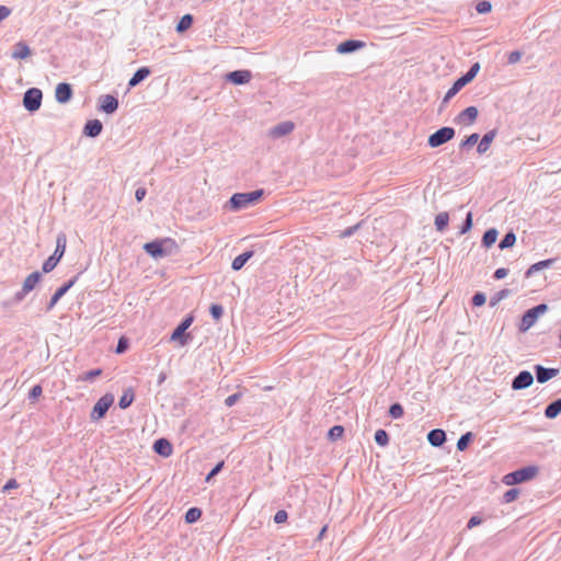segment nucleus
Returning a JSON list of instances; mask_svg holds the SVG:
<instances>
[{"label": "nucleus", "instance_id": "nucleus-1", "mask_svg": "<svg viewBox=\"0 0 561 561\" xmlns=\"http://www.w3.org/2000/svg\"><path fill=\"white\" fill-rule=\"evenodd\" d=\"M262 196V191H253L249 193H236L231 196L229 204L233 210L245 208L256 203Z\"/></svg>", "mask_w": 561, "mask_h": 561}, {"label": "nucleus", "instance_id": "nucleus-2", "mask_svg": "<svg viewBox=\"0 0 561 561\" xmlns=\"http://www.w3.org/2000/svg\"><path fill=\"white\" fill-rule=\"evenodd\" d=\"M538 473V468L535 466H529L526 468H522L514 472L507 473L503 477V482L506 485H513L517 483H522L525 481H529L535 478Z\"/></svg>", "mask_w": 561, "mask_h": 561}, {"label": "nucleus", "instance_id": "nucleus-3", "mask_svg": "<svg viewBox=\"0 0 561 561\" xmlns=\"http://www.w3.org/2000/svg\"><path fill=\"white\" fill-rule=\"evenodd\" d=\"M165 244H170L171 248H176V243L171 238H165L162 240H156L152 242H148L144 245L145 251L154 259L165 256L169 251L164 248Z\"/></svg>", "mask_w": 561, "mask_h": 561}, {"label": "nucleus", "instance_id": "nucleus-4", "mask_svg": "<svg viewBox=\"0 0 561 561\" xmlns=\"http://www.w3.org/2000/svg\"><path fill=\"white\" fill-rule=\"evenodd\" d=\"M547 305L541 304L527 310L519 323V330L522 332L528 331L537 322L538 318L547 311Z\"/></svg>", "mask_w": 561, "mask_h": 561}, {"label": "nucleus", "instance_id": "nucleus-5", "mask_svg": "<svg viewBox=\"0 0 561 561\" xmlns=\"http://www.w3.org/2000/svg\"><path fill=\"white\" fill-rule=\"evenodd\" d=\"M114 402V397L111 393H106L101 397L98 402L94 404L93 410L91 412V419L93 421H99L104 417L107 410Z\"/></svg>", "mask_w": 561, "mask_h": 561}, {"label": "nucleus", "instance_id": "nucleus-6", "mask_svg": "<svg viewBox=\"0 0 561 561\" xmlns=\"http://www.w3.org/2000/svg\"><path fill=\"white\" fill-rule=\"evenodd\" d=\"M454 136H455L454 128L443 127L428 137V140H427L428 146L432 148L439 147V146L446 144L447 141L451 140L454 138Z\"/></svg>", "mask_w": 561, "mask_h": 561}, {"label": "nucleus", "instance_id": "nucleus-7", "mask_svg": "<svg viewBox=\"0 0 561 561\" xmlns=\"http://www.w3.org/2000/svg\"><path fill=\"white\" fill-rule=\"evenodd\" d=\"M42 96H43V94L39 89H37V88L28 89L24 93V98H23L24 107L30 112L37 111L42 104Z\"/></svg>", "mask_w": 561, "mask_h": 561}, {"label": "nucleus", "instance_id": "nucleus-8", "mask_svg": "<svg viewBox=\"0 0 561 561\" xmlns=\"http://www.w3.org/2000/svg\"><path fill=\"white\" fill-rule=\"evenodd\" d=\"M479 70V65L476 64L471 67V69L461 78H459L454 85L446 93V98L454 96L460 89H462L467 83H469L477 75Z\"/></svg>", "mask_w": 561, "mask_h": 561}, {"label": "nucleus", "instance_id": "nucleus-9", "mask_svg": "<svg viewBox=\"0 0 561 561\" xmlns=\"http://www.w3.org/2000/svg\"><path fill=\"white\" fill-rule=\"evenodd\" d=\"M478 117V108L476 106H469L458 114L456 123L462 126L472 125Z\"/></svg>", "mask_w": 561, "mask_h": 561}, {"label": "nucleus", "instance_id": "nucleus-10", "mask_svg": "<svg viewBox=\"0 0 561 561\" xmlns=\"http://www.w3.org/2000/svg\"><path fill=\"white\" fill-rule=\"evenodd\" d=\"M534 381V377L529 371H520L512 382L514 390L528 388Z\"/></svg>", "mask_w": 561, "mask_h": 561}, {"label": "nucleus", "instance_id": "nucleus-11", "mask_svg": "<svg viewBox=\"0 0 561 561\" xmlns=\"http://www.w3.org/2000/svg\"><path fill=\"white\" fill-rule=\"evenodd\" d=\"M252 78L249 70H236L227 75V79L234 84H245Z\"/></svg>", "mask_w": 561, "mask_h": 561}, {"label": "nucleus", "instance_id": "nucleus-12", "mask_svg": "<svg viewBox=\"0 0 561 561\" xmlns=\"http://www.w3.org/2000/svg\"><path fill=\"white\" fill-rule=\"evenodd\" d=\"M76 280L77 277L70 279L67 284L62 285L60 288L56 290L47 306L48 310H51L56 306L59 299L75 285Z\"/></svg>", "mask_w": 561, "mask_h": 561}, {"label": "nucleus", "instance_id": "nucleus-13", "mask_svg": "<svg viewBox=\"0 0 561 561\" xmlns=\"http://www.w3.org/2000/svg\"><path fill=\"white\" fill-rule=\"evenodd\" d=\"M56 100L59 103H67L72 96V90L68 83H59L55 91Z\"/></svg>", "mask_w": 561, "mask_h": 561}, {"label": "nucleus", "instance_id": "nucleus-14", "mask_svg": "<svg viewBox=\"0 0 561 561\" xmlns=\"http://www.w3.org/2000/svg\"><path fill=\"white\" fill-rule=\"evenodd\" d=\"M536 369V377L538 382L543 383L548 381L549 379L556 377L559 374L558 369L554 368H545L540 365H537L535 367Z\"/></svg>", "mask_w": 561, "mask_h": 561}, {"label": "nucleus", "instance_id": "nucleus-15", "mask_svg": "<svg viewBox=\"0 0 561 561\" xmlns=\"http://www.w3.org/2000/svg\"><path fill=\"white\" fill-rule=\"evenodd\" d=\"M153 450L163 457H169L172 455L173 448L171 443L165 438H160L154 442L153 444Z\"/></svg>", "mask_w": 561, "mask_h": 561}, {"label": "nucleus", "instance_id": "nucleus-16", "mask_svg": "<svg viewBox=\"0 0 561 561\" xmlns=\"http://www.w3.org/2000/svg\"><path fill=\"white\" fill-rule=\"evenodd\" d=\"M294 127L293 122H283L271 129L270 135L274 138L282 137L290 134L294 130Z\"/></svg>", "mask_w": 561, "mask_h": 561}, {"label": "nucleus", "instance_id": "nucleus-17", "mask_svg": "<svg viewBox=\"0 0 561 561\" xmlns=\"http://www.w3.org/2000/svg\"><path fill=\"white\" fill-rule=\"evenodd\" d=\"M41 280V274L39 272H33L31 273L23 282V285H22V293L23 295L30 293L31 290H33L37 284L39 283Z\"/></svg>", "mask_w": 561, "mask_h": 561}, {"label": "nucleus", "instance_id": "nucleus-18", "mask_svg": "<svg viewBox=\"0 0 561 561\" xmlns=\"http://www.w3.org/2000/svg\"><path fill=\"white\" fill-rule=\"evenodd\" d=\"M363 46H364L363 42L350 39V41H345V42L341 43L337 46L336 50L340 54H346V53H352L358 48H362Z\"/></svg>", "mask_w": 561, "mask_h": 561}, {"label": "nucleus", "instance_id": "nucleus-19", "mask_svg": "<svg viewBox=\"0 0 561 561\" xmlns=\"http://www.w3.org/2000/svg\"><path fill=\"white\" fill-rule=\"evenodd\" d=\"M102 123L99 119L89 121L84 126V134L90 137H96L102 131Z\"/></svg>", "mask_w": 561, "mask_h": 561}, {"label": "nucleus", "instance_id": "nucleus-20", "mask_svg": "<svg viewBox=\"0 0 561 561\" xmlns=\"http://www.w3.org/2000/svg\"><path fill=\"white\" fill-rule=\"evenodd\" d=\"M427 439L431 443V445L438 447L444 444L446 435L443 430H432L427 435Z\"/></svg>", "mask_w": 561, "mask_h": 561}, {"label": "nucleus", "instance_id": "nucleus-21", "mask_svg": "<svg viewBox=\"0 0 561 561\" xmlns=\"http://www.w3.org/2000/svg\"><path fill=\"white\" fill-rule=\"evenodd\" d=\"M66 247H67V237L65 233H59L56 239V249H55L53 255L57 256L58 260L60 261L66 252Z\"/></svg>", "mask_w": 561, "mask_h": 561}, {"label": "nucleus", "instance_id": "nucleus-22", "mask_svg": "<svg viewBox=\"0 0 561 561\" xmlns=\"http://www.w3.org/2000/svg\"><path fill=\"white\" fill-rule=\"evenodd\" d=\"M150 75V69L147 67H142L138 69L131 79L129 80L128 84L129 87H136L138 83H140L142 80H145Z\"/></svg>", "mask_w": 561, "mask_h": 561}, {"label": "nucleus", "instance_id": "nucleus-23", "mask_svg": "<svg viewBox=\"0 0 561 561\" xmlns=\"http://www.w3.org/2000/svg\"><path fill=\"white\" fill-rule=\"evenodd\" d=\"M118 107V101L112 96V95H105L103 101H102V105H101V108L105 112V113H113L117 110Z\"/></svg>", "mask_w": 561, "mask_h": 561}, {"label": "nucleus", "instance_id": "nucleus-24", "mask_svg": "<svg viewBox=\"0 0 561 561\" xmlns=\"http://www.w3.org/2000/svg\"><path fill=\"white\" fill-rule=\"evenodd\" d=\"M252 255H253V252L248 251V252H244V253L238 255L237 257H234V260L232 261V264H231L232 270H234V271L241 270L243 267V265L252 257Z\"/></svg>", "mask_w": 561, "mask_h": 561}, {"label": "nucleus", "instance_id": "nucleus-25", "mask_svg": "<svg viewBox=\"0 0 561 561\" xmlns=\"http://www.w3.org/2000/svg\"><path fill=\"white\" fill-rule=\"evenodd\" d=\"M190 339V334H186L185 331L178 327L173 333L171 334L170 340L172 342H178L181 346H184Z\"/></svg>", "mask_w": 561, "mask_h": 561}, {"label": "nucleus", "instance_id": "nucleus-26", "mask_svg": "<svg viewBox=\"0 0 561 561\" xmlns=\"http://www.w3.org/2000/svg\"><path fill=\"white\" fill-rule=\"evenodd\" d=\"M561 413V399L556 400L554 402L550 403L546 410L545 415L548 419H554Z\"/></svg>", "mask_w": 561, "mask_h": 561}, {"label": "nucleus", "instance_id": "nucleus-27", "mask_svg": "<svg viewBox=\"0 0 561 561\" xmlns=\"http://www.w3.org/2000/svg\"><path fill=\"white\" fill-rule=\"evenodd\" d=\"M494 137H495V131L494 130L489 131L488 134H485L482 137L481 141L479 142V145H478V151L480 153H484L485 151H488L489 148H490L491 142L494 139Z\"/></svg>", "mask_w": 561, "mask_h": 561}, {"label": "nucleus", "instance_id": "nucleus-28", "mask_svg": "<svg viewBox=\"0 0 561 561\" xmlns=\"http://www.w3.org/2000/svg\"><path fill=\"white\" fill-rule=\"evenodd\" d=\"M31 55V50L28 46L24 43H18L15 50L13 51L12 56L15 59H24Z\"/></svg>", "mask_w": 561, "mask_h": 561}, {"label": "nucleus", "instance_id": "nucleus-29", "mask_svg": "<svg viewBox=\"0 0 561 561\" xmlns=\"http://www.w3.org/2000/svg\"><path fill=\"white\" fill-rule=\"evenodd\" d=\"M101 375H102V369H100V368L92 369L84 374L79 375L77 377V381H80V382L92 381L93 379H95L96 377H100Z\"/></svg>", "mask_w": 561, "mask_h": 561}, {"label": "nucleus", "instance_id": "nucleus-30", "mask_svg": "<svg viewBox=\"0 0 561 561\" xmlns=\"http://www.w3.org/2000/svg\"><path fill=\"white\" fill-rule=\"evenodd\" d=\"M448 222H449V216L445 211L444 213H439L435 217V226H436L438 231H443L448 226Z\"/></svg>", "mask_w": 561, "mask_h": 561}, {"label": "nucleus", "instance_id": "nucleus-31", "mask_svg": "<svg viewBox=\"0 0 561 561\" xmlns=\"http://www.w3.org/2000/svg\"><path fill=\"white\" fill-rule=\"evenodd\" d=\"M497 239V231L495 229H489L485 231L482 238V242L484 247L490 248L492 244L495 243Z\"/></svg>", "mask_w": 561, "mask_h": 561}, {"label": "nucleus", "instance_id": "nucleus-32", "mask_svg": "<svg viewBox=\"0 0 561 561\" xmlns=\"http://www.w3.org/2000/svg\"><path fill=\"white\" fill-rule=\"evenodd\" d=\"M202 516V512L197 507L190 508L185 514V520L186 523H195L197 522Z\"/></svg>", "mask_w": 561, "mask_h": 561}, {"label": "nucleus", "instance_id": "nucleus-33", "mask_svg": "<svg viewBox=\"0 0 561 561\" xmlns=\"http://www.w3.org/2000/svg\"><path fill=\"white\" fill-rule=\"evenodd\" d=\"M192 23H193V19L190 14L182 16V19L180 20V22L176 25L178 32H184V31L188 30L192 26Z\"/></svg>", "mask_w": 561, "mask_h": 561}, {"label": "nucleus", "instance_id": "nucleus-34", "mask_svg": "<svg viewBox=\"0 0 561 561\" xmlns=\"http://www.w3.org/2000/svg\"><path fill=\"white\" fill-rule=\"evenodd\" d=\"M59 263V260L57 256H54V255H50L44 263H43V272L44 273H49L51 272L56 266L57 264Z\"/></svg>", "mask_w": 561, "mask_h": 561}, {"label": "nucleus", "instance_id": "nucleus-35", "mask_svg": "<svg viewBox=\"0 0 561 561\" xmlns=\"http://www.w3.org/2000/svg\"><path fill=\"white\" fill-rule=\"evenodd\" d=\"M375 440L380 446H387L389 443L388 433L385 430H378L375 433Z\"/></svg>", "mask_w": 561, "mask_h": 561}, {"label": "nucleus", "instance_id": "nucleus-36", "mask_svg": "<svg viewBox=\"0 0 561 561\" xmlns=\"http://www.w3.org/2000/svg\"><path fill=\"white\" fill-rule=\"evenodd\" d=\"M516 242V236L515 233L513 232H508L505 234V237L502 239L501 243H500V248L501 249H506V248H511L515 244Z\"/></svg>", "mask_w": 561, "mask_h": 561}, {"label": "nucleus", "instance_id": "nucleus-37", "mask_svg": "<svg viewBox=\"0 0 561 561\" xmlns=\"http://www.w3.org/2000/svg\"><path fill=\"white\" fill-rule=\"evenodd\" d=\"M133 401H134V394H133V392H125V393L122 396V398L119 399L118 404H119V407H121L122 409H126V408H128V407L131 404V402H133Z\"/></svg>", "mask_w": 561, "mask_h": 561}, {"label": "nucleus", "instance_id": "nucleus-38", "mask_svg": "<svg viewBox=\"0 0 561 561\" xmlns=\"http://www.w3.org/2000/svg\"><path fill=\"white\" fill-rule=\"evenodd\" d=\"M471 437H472V434L471 433H467L465 435H462L458 442H457V448L462 451L465 450L467 447H468V444L469 442L471 440Z\"/></svg>", "mask_w": 561, "mask_h": 561}, {"label": "nucleus", "instance_id": "nucleus-39", "mask_svg": "<svg viewBox=\"0 0 561 561\" xmlns=\"http://www.w3.org/2000/svg\"><path fill=\"white\" fill-rule=\"evenodd\" d=\"M344 434V428L341 425H335L329 431V438L337 439L341 438Z\"/></svg>", "mask_w": 561, "mask_h": 561}, {"label": "nucleus", "instance_id": "nucleus-40", "mask_svg": "<svg viewBox=\"0 0 561 561\" xmlns=\"http://www.w3.org/2000/svg\"><path fill=\"white\" fill-rule=\"evenodd\" d=\"M389 414L393 417V419H400L402 415H403V408L401 404L399 403H394L390 407L389 409Z\"/></svg>", "mask_w": 561, "mask_h": 561}, {"label": "nucleus", "instance_id": "nucleus-41", "mask_svg": "<svg viewBox=\"0 0 561 561\" xmlns=\"http://www.w3.org/2000/svg\"><path fill=\"white\" fill-rule=\"evenodd\" d=\"M518 495L519 491L517 489H511L504 493L503 499L505 503H511L515 501L518 497Z\"/></svg>", "mask_w": 561, "mask_h": 561}, {"label": "nucleus", "instance_id": "nucleus-42", "mask_svg": "<svg viewBox=\"0 0 561 561\" xmlns=\"http://www.w3.org/2000/svg\"><path fill=\"white\" fill-rule=\"evenodd\" d=\"M476 9L478 13H489L492 10V4L489 1H480Z\"/></svg>", "mask_w": 561, "mask_h": 561}, {"label": "nucleus", "instance_id": "nucleus-43", "mask_svg": "<svg viewBox=\"0 0 561 561\" xmlns=\"http://www.w3.org/2000/svg\"><path fill=\"white\" fill-rule=\"evenodd\" d=\"M43 393V388L42 386L39 385H36L34 386L30 392H28V398L33 401L37 400Z\"/></svg>", "mask_w": 561, "mask_h": 561}, {"label": "nucleus", "instance_id": "nucleus-44", "mask_svg": "<svg viewBox=\"0 0 561 561\" xmlns=\"http://www.w3.org/2000/svg\"><path fill=\"white\" fill-rule=\"evenodd\" d=\"M287 518H288V514L284 510L277 511L276 514L274 515V522L276 524H283L287 520Z\"/></svg>", "mask_w": 561, "mask_h": 561}, {"label": "nucleus", "instance_id": "nucleus-45", "mask_svg": "<svg viewBox=\"0 0 561 561\" xmlns=\"http://www.w3.org/2000/svg\"><path fill=\"white\" fill-rule=\"evenodd\" d=\"M222 307L220 305H211L210 307V313L214 317V319L219 320L222 316Z\"/></svg>", "mask_w": 561, "mask_h": 561}, {"label": "nucleus", "instance_id": "nucleus-46", "mask_svg": "<svg viewBox=\"0 0 561 561\" xmlns=\"http://www.w3.org/2000/svg\"><path fill=\"white\" fill-rule=\"evenodd\" d=\"M552 263V260H545V261H540L534 265H531L529 272H533V271H539L543 267H548L549 265H551Z\"/></svg>", "mask_w": 561, "mask_h": 561}, {"label": "nucleus", "instance_id": "nucleus-47", "mask_svg": "<svg viewBox=\"0 0 561 561\" xmlns=\"http://www.w3.org/2000/svg\"><path fill=\"white\" fill-rule=\"evenodd\" d=\"M472 304L477 307L483 306L485 304V296L482 293H477L472 298Z\"/></svg>", "mask_w": 561, "mask_h": 561}, {"label": "nucleus", "instance_id": "nucleus-48", "mask_svg": "<svg viewBox=\"0 0 561 561\" xmlns=\"http://www.w3.org/2000/svg\"><path fill=\"white\" fill-rule=\"evenodd\" d=\"M19 488V483L16 482L15 479H10L2 488V492H8L12 489H18Z\"/></svg>", "mask_w": 561, "mask_h": 561}, {"label": "nucleus", "instance_id": "nucleus-49", "mask_svg": "<svg viewBox=\"0 0 561 561\" xmlns=\"http://www.w3.org/2000/svg\"><path fill=\"white\" fill-rule=\"evenodd\" d=\"M520 58H522V53L518 50H514V51L510 53V55H508V62L516 64L520 60Z\"/></svg>", "mask_w": 561, "mask_h": 561}, {"label": "nucleus", "instance_id": "nucleus-50", "mask_svg": "<svg viewBox=\"0 0 561 561\" xmlns=\"http://www.w3.org/2000/svg\"><path fill=\"white\" fill-rule=\"evenodd\" d=\"M472 227V214L469 213L467 215V218H466V221H465V225L461 229V233H466L467 231H469Z\"/></svg>", "mask_w": 561, "mask_h": 561}, {"label": "nucleus", "instance_id": "nucleus-51", "mask_svg": "<svg viewBox=\"0 0 561 561\" xmlns=\"http://www.w3.org/2000/svg\"><path fill=\"white\" fill-rule=\"evenodd\" d=\"M240 398H241L240 393H233L225 400V403L227 407H232Z\"/></svg>", "mask_w": 561, "mask_h": 561}, {"label": "nucleus", "instance_id": "nucleus-52", "mask_svg": "<svg viewBox=\"0 0 561 561\" xmlns=\"http://www.w3.org/2000/svg\"><path fill=\"white\" fill-rule=\"evenodd\" d=\"M224 467V461L217 463V466L208 473L206 477V481H209L214 476H216Z\"/></svg>", "mask_w": 561, "mask_h": 561}, {"label": "nucleus", "instance_id": "nucleus-53", "mask_svg": "<svg viewBox=\"0 0 561 561\" xmlns=\"http://www.w3.org/2000/svg\"><path fill=\"white\" fill-rule=\"evenodd\" d=\"M11 14V10L5 5H0V22Z\"/></svg>", "mask_w": 561, "mask_h": 561}, {"label": "nucleus", "instance_id": "nucleus-54", "mask_svg": "<svg viewBox=\"0 0 561 561\" xmlns=\"http://www.w3.org/2000/svg\"><path fill=\"white\" fill-rule=\"evenodd\" d=\"M193 320H194V319H193V317H192V316H190V317L185 318V319L181 322V324H180L179 327H180V328H182L184 331H186V330L192 325Z\"/></svg>", "mask_w": 561, "mask_h": 561}, {"label": "nucleus", "instance_id": "nucleus-55", "mask_svg": "<svg viewBox=\"0 0 561 561\" xmlns=\"http://www.w3.org/2000/svg\"><path fill=\"white\" fill-rule=\"evenodd\" d=\"M479 139V135L478 134H472L470 135L463 142V146H471V145H474Z\"/></svg>", "mask_w": 561, "mask_h": 561}, {"label": "nucleus", "instance_id": "nucleus-56", "mask_svg": "<svg viewBox=\"0 0 561 561\" xmlns=\"http://www.w3.org/2000/svg\"><path fill=\"white\" fill-rule=\"evenodd\" d=\"M481 524V519L478 516H472L468 522V528L471 529Z\"/></svg>", "mask_w": 561, "mask_h": 561}, {"label": "nucleus", "instance_id": "nucleus-57", "mask_svg": "<svg viewBox=\"0 0 561 561\" xmlns=\"http://www.w3.org/2000/svg\"><path fill=\"white\" fill-rule=\"evenodd\" d=\"M508 271L506 268H497L494 273V277L496 279L504 278L507 275Z\"/></svg>", "mask_w": 561, "mask_h": 561}, {"label": "nucleus", "instance_id": "nucleus-58", "mask_svg": "<svg viewBox=\"0 0 561 561\" xmlns=\"http://www.w3.org/2000/svg\"><path fill=\"white\" fill-rule=\"evenodd\" d=\"M135 196L138 202H141L144 199V197L146 196V190L144 187L137 188Z\"/></svg>", "mask_w": 561, "mask_h": 561}, {"label": "nucleus", "instance_id": "nucleus-59", "mask_svg": "<svg viewBox=\"0 0 561 561\" xmlns=\"http://www.w3.org/2000/svg\"><path fill=\"white\" fill-rule=\"evenodd\" d=\"M126 347H127L126 341L124 339H121L118 341V344H117V347H116V352L118 354H121V353H123L126 350Z\"/></svg>", "mask_w": 561, "mask_h": 561}, {"label": "nucleus", "instance_id": "nucleus-60", "mask_svg": "<svg viewBox=\"0 0 561 561\" xmlns=\"http://www.w3.org/2000/svg\"><path fill=\"white\" fill-rule=\"evenodd\" d=\"M327 529H328V526H323L322 529L320 530L319 535H318V540H321L324 536V534L327 533Z\"/></svg>", "mask_w": 561, "mask_h": 561}]
</instances>
